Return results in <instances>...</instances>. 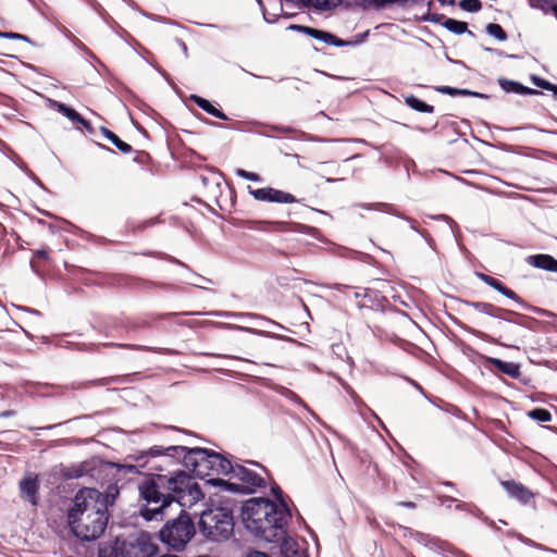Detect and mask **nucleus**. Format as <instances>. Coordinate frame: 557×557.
Returning a JSON list of instances; mask_svg holds the SVG:
<instances>
[{
	"label": "nucleus",
	"mask_w": 557,
	"mask_h": 557,
	"mask_svg": "<svg viewBox=\"0 0 557 557\" xmlns=\"http://www.w3.org/2000/svg\"><path fill=\"white\" fill-rule=\"evenodd\" d=\"M103 347V348H111V347H120V348H128V349H134V350H149L150 348L147 347V346H143V345H133V344H119V343H102V344H99L97 346V351L100 352V348Z\"/></svg>",
	"instance_id": "obj_29"
},
{
	"label": "nucleus",
	"mask_w": 557,
	"mask_h": 557,
	"mask_svg": "<svg viewBox=\"0 0 557 557\" xmlns=\"http://www.w3.org/2000/svg\"><path fill=\"white\" fill-rule=\"evenodd\" d=\"M486 32L488 35L495 37L499 41H505L507 39V34L499 24H496V23L487 24Z\"/></svg>",
	"instance_id": "obj_30"
},
{
	"label": "nucleus",
	"mask_w": 557,
	"mask_h": 557,
	"mask_svg": "<svg viewBox=\"0 0 557 557\" xmlns=\"http://www.w3.org/2000/svg\"><path fill=\"white\" fill-rule=\"evenodd\" d=\"M110 496L92 487H83L75 494L73 506L67 510V522L77 539L91 542L104 533Z\"/></svg>",
	"instance_id": "obj_2"
},
{
	"label": "nucleus",
	"mask_w": 557,
	"mask_h": 557,
	"mask_svg": "<svg viewBox=\"0 0 557 557\" xmlns=\"http://www.w3.org/2000/svg\"><path fill=\"white\" fill-rule=\"evenodd\" d=\"M236 175L242 177V178H245V180H248V181H252V182H259L261 181V177L258 173H255V172H249V171H246L244 169H237L235 171Z\"/></svg>",
	"instance_id": "obj_32"
},
{
	"label": "nucleus",
	"mask_w": 557,
	"mask_h": 557,
	"mask_svg": "<svg viewBox=\"0 0 557 557\" xmlns=\"http://www.w3.org/2000/svg\"><path fill=\"white\" fill-rule=\"evenodd\" d=\"M469 306L478 312L485 313L497 319H507L505 314H516L515 311L494 306L490 302L472 301L469 302Z\"/></svg>",
	"instance_id": "obj_15"
},
{
	"label": "nucleus",
	"mask_w": 557,
	"mask_h": 557,
	"mask_svg": "<svg viewBox=\"0 0 557 557\" xmlns=\"http://www.w3.org/2000/svg\"><path fill=\"white\" fill-rule=\"evenodd\" d=\"M272 491H273V492H274V493H275L280 498H282V494H283V492H282V490H281L278 486H276V487L272 488ZM282 502H283V499H281V503H282Z\"/></svg>",
	"instance_id": "obj_43"
},
{
	"label": "nucleus",
	"mask_w": 557,
	"mask_h": 557,
	"mask_svg": "<svg viewBox=\"0 0 557 557\" xmlns=\"http://www.w3.org/2000/svg\"><path fill=\"white\" fill-rule=\"evenodd\" d=\"M289 28L295 29L300 33H304L317 40H321L329 45H333L336 47H343L346 45V41H344L343 39H339L335 35H333L329 32H325V30L317 29V28H313L310 26H305V25H292Z\"/></svg>",
	"instance_id": "obj_12"
},
{
	"label": "nucleus",
	"mask_w": 557,
	"mask_h": 557,
	"mask_svg": "<svg viewBox=\"0 0 557 557\" xmlns=\"http://www.w3.org/2000/svg\"><path fill=\"white\" fill-rule=\"evenodd\" d=\"M459 5L462 10L468 12H476L482 7L480 0H461Z\"/></svg>",
	"instance_id": "obj_31"
},
{
	"label": "nucleus",
	"mask_w": 557,
	"mask_h": 557,
	"mask_svg": "<svg viewBox=\"0 0 557 557\" xmlns=\"http://www.w3.org/2000/svg\"><path fill=\"white\" fill-rule=\"evenodd\" d=\"M405 103L409 108H411L418 112H422V113H433L434 112L433 106L428 104L426 102L420 100L419 98H417L413 95L405 97Z\"/></svg>",
	"instance_id": "obj_23"
},
{
	"label": "nucleus",
	"mask_w": 557,
	"mask_h": 557,
	"mask_svg": "<svg viewBox=\"0 0 557 557\" xmlns=\"http://www.w3.org/2000/svg\"><path fill=\"white\" fill-rule=\"evenodd\" d=\"M421 498H422V496H420V495H418V496L416 497V499H417V500H420Z\"/></svg>",
	"instance_id": "obj_50"
},
{
	"label": "nucleus",
	"mask_w": 557,
	"mask_h": 557,
	"mask_svg": "<svg viewBox=\"0 0 557 557\" xmlns=\"http://www.w3.org/2000/svg\"><path fill=\"white\" fill-rule=\"evenodd\" d=\"M527 262L534 268L557 273V259L550 255H532L527 258Z\"/></svg>",
	"instance_id": "obj_16"
},
{
	"label": "nucleus",
	"mask_w": 557,
	"mask_h": 557,
	"mask_svg": "<svg viewBox=\"0 0 557 557\" xmlns=\"http://www.w3.org/2000/svg\"><path fill=\"white\" fill-rule=\"evenodd\" d=\"M190 100L212 116L223 121L228 120L227 115L218 108H215L209 100L197 95H193L190 97Z\"/></svg>",
	"instance_id": "obj_21"
},
{
	"label": "nucleus",
	"mask_w": 557,
	"mask_h": 557,
	"mask_svg": "<svg viewBox=\"0 0 557 557\" xmlns=\"http://www.w3.org/2000/svg\"><path fill=\"white\" fill-rule=\"evenodd\" d=\"M438 500L441 502L442 505H445L446 502H455L456 499L454 497H449V496H440L438 497Z\"/></svg>",
	"instance_id": "obj_39"
},
{
	"label": "nucleus",
	"mask_w": 557,
	"mask_h": 557,
	"mask_svg": "<svg viewBox=\"0 0 557 557\" xmlns=\"http://www.w3.org/2000/svg\"><path fill=\"white\" fill-rule=\"evenodd\" d=\"M234 463L231 460L225 458L219 453L207 449L206 451V468L205 471H208L207 476L211 474H223L228 475L233 473Z\"/></svg>",
	"instance_id": "obj_9"
},
{
	"label": "nucleus",
	"mask_w": 557,
	"mask_h": 557,
	"mask_svg": "<svg viewBox=\"0 0 557 557\" xmlns=\"http://www.w3.org/2000/svg\"><path fill=\"white\" fill-rule=\"evenodd\" d=\"M528 416L539 422H548L552 420V413L544 408H535L528 412Z\"/></svg>",
	"instance_id": "obj_27"
},
{
	"label": "nucleus",
	"mask_w": 557,
	"mask_h": 557,
	"mask_svg": "<svg viewBox=\"0 0 557 557\" xmlns=\"http://www.w3.org/2000/svg\"><path fill=\"white\" fill-rule=\"evenodd\" d=\"M170 450L178 455V465H183L187 470L201 479L207 476L208 471H205L207 448H188L177 445L172 446Z\"/></svg>",
	"instance_id": "obj_7"
},
{
	"label": "nucleus",
	"mask_w": 557,
	"mask_h": 557,
	"mask_svg": "<svg viewBox=\"0 0 557 557\" xmlns=\"http://www.w3.org/2000/svg\"><path fill=\"white\" fill-rule=\"evenodd\" d=\"M233 513L234 508L226 506L203 511L198 522L199 531L211 541L227 540L234 531Z\"/></svg>",
	"instance_id": "obj_4"
},
{
	"label": "nucleus",
	"mask_w": 557,
	"mask_h": 557,
	"mask_svg": "<svg viewBox=\"0 0 557 557\" xmlns=\"http://www.w3.org/2000/svg\"><path fill=\"white\" fill-rule=\"evenodd\" d=\"M0 37L1 38H8V39H15V40H27V37L13 32H1L0 30Z\"/></svg>",
	"instance_id": "obj_35"
},
{
	"label": "nucleus",
	"mask_w": 557,
	"mask_h": 557,
	"mask_svg": "<svg viewBox=\"0 0 557 557\" xmlns=\"http://www.w3.org/2000/svg\"><path fill=\"white\" fill-rule=\"evenodd\" d=\"M487 361L497 371L507 374L511 379H518L521 375L520 366L518 363L503 361L497 358H488Z\"/></svg>",
	"instance_id": "obj_19"
},
{
	"label": "nucleus",
	"mask_w": 557,
	"mask_h": 557,
	"mask_svg": "<svg viewBox=\"0 0 557 557\" xmlns=\"http://www.w3.org/2000/svg\"><path fill=\"white\" fill-rule=\"evenodd\" d=\"M78 124H81L87 132H89V133L94 132V128H92L90 122L85 120L84 117H83L82 122H78Z\"/></svg>",
	"instance_id": "obj_37"
},
{
	"label": "nucleus",
	"mask_w": 557,
	"mask_h": 557,
	"mask_svg": "<svg viewBox=\"0 0 557 557\" xmlns=\"http://www.w3.org/2000/svg\"><path fill=\"white\" fill-rule=\"evenodd\" d=\"M462 506H463V504H458V505L456 506V508H457V509H460Z\"/></svg>",
	"instance_id": "obj_48"
},
{
	"label": "nucleus",
	"mask_w": 557,
	"mask_h": 557,
	"mask_svg": "<svg viewBox=\"0 0 557 557\" xmlns=\"http://www.w3.org/2000/svg\"><path fill=\"white\" fill-rule=\"evenodd\" d=\"M125 539L116 537L99 548L98 557H126Z\"/></svg>",
	"instance_id": "obj_17"
},
{
	"label": "nucleus",
	"mask_w": 557,
	"mask_h": 557,
	"mask_svg": "<svg viewBox=\"0 0 557 557\" xmlns=\"http://www.w3.org/2000/svg\"><path fill=\"white\" fill-rule=\"evenodd\" d=\"M246 557H269V556L265 553L255 550V552L248 554Z\"/></svg>",
	"instance_id": "obj_40"
},
{
	"label": "nucleus",
	"mask_w": 557,
	"mask_h": 557,
	"mask_svg": "<svg viewBox=\"0 0 557 557\" xmlns=\"http://www.w3.org/2000/svg\"><path fill=\"white\" fill-rule=\"evenodd\" d=\"M443 26L454 34H463L468 30V24L466 22L457 21L454 18H446Z\"/></svg>",
	"instance_id": "obj_25"
},
{
	"label": "nucleus",
	"mask_w": 557,
	"mask_h": 557,
	"mask_svg": "<svg viewBox=\"0 0 557 557\" xmlns=\"http://www.w3.org/2000/svg\"><path fill=\"white\" fill-rule=\"evenodd\" d=\"M196 533L195 523L185 510L174 519H169L159 531L160 541L169 548L181 552Z\"/></svg>",
	"instance_id": "obj_5"
},
{
	"label": "nucleus",
	"mask_w": 557,
	"mask_h": 557,
	"mask_svg": "<svg viewBox=\"0 0 557 557\" xmlns=\"http://www.w3.org/2000/svg\"><path fill=\"white\" fill-rule=\"evenodd\" d=\"M550 91L554 92L556 99H557V85H554V88L553 89H549Z\"/></svg>",
	"instance_id": "obj_46"
},
{
	"label": "nucleus",
	"mask_w": 557,
	"mask_h": 557,
	"mask_svg": "<svg viewBox=\"0 0 557 557\" xmlns=\"http://www.w3.org/2000/svg\"><path fill=\"white\" fill-rule=\"evenodd\" d=\"M199 181L203 187H207L209 184V178L207 176L200 175Z\"/></svg>",
	"instance_id": "obj_42"
},
{
	"label": "nucleus",
	"mask_w": 557,
	"mask_h": 557,
	"mask_svg": "<svg viewBox=\"0 0 557 557\" xmlns=\"http://www.w3.org/2000/svg\"><path fill=\"white\" fill-rule=\"evenodd\" d=\"M479 278L484 282L486 285L491 286L492 288H494L495 290L499 292L502 295H504L505 297L520 304V305H525L524 300L512 289L508 288L507 286H505L499 280H497L496 277L494 276H491L488 274H484V273H479L478 274Z\"/></svg>",
	"instance_id": "obj_14"
},
{
	"label": "nucleus",
	"mask_w": 557,
	"mask_h": 557,
	"mask_svg": "<svg viewBox=\"0 0 557 557\" xmlns=\"http://www.w3.org/2000/svg\"><path fill=\"white\" fill-rule=\"evenodd\" d=\"M172 446L156 445L148 450L134 455V460L140 467H149L168 474H151L139 484L138 513L146 521H162L168 516V509L173 503L180 507L193 506L203 497L199 485L185 470H170L178 466V455L171 451Z\"/></svg>",
	"instance_id": "obj_1"
},
{
	"label": "nucleus",
	"mask_w": 557,
	"mask_h": 557,
	"mask_svg": "<svg viewBox=\"0 0 557 557\" xmlns=\"http://www.w3.org/2000/svg\"><path fill=\"white\" fill-rule=\"evenodd\" d=\"M300 1H301V3H302L304 5H306V7H309V5H311V4H312V0H300Z\"/></svg>",
	"instance_id": "obj_45"
},
{
	"label": "nucleus",
	"mask_w": 557,
	"mask_h": 557,
	"mask_svg": "<svg viewBox=\"0 0 557 557\" xmlns=\"http://www.w3.org/2000/svg\"><path fill=\"white\" fill-rule=\"evenodd\" d=\"M500 485L508 493V495L521 505H530L534 503L535 494L524 484L515 480L500 481Z\"/></svg>",
	"instance_id": "obj_11"
},
{
	"label": "nucleus",
	"mask_w": 557,
	"mask_h": 557,
	"mask_svg": "<svg viewBox=\"0 0 557 557\" xmlns=\"http://www.w3.org/2000/svg\"><path fill=\"white\" fill-rule=\"evenodd\" d=\"M505 317L507 318V321L513 322V318L519 317V313L516 312V314H505Z\"/></svg>",
	"instance_id": "obj_44"
},
{
	"label": "nucleus",
	"mask_w": 557,
	"mask_h": 557,
	"mask_svg": "<svg viewBox=\"0 0 557 557\" xmlns=\"http://www.w3.org/2000/svg\"><path fill=\"white\" fill-rule=\"evenodd\" d=\"M498 84L502 87V89L505 90L506 92H515V94H520V95H539L540 94V91H537L536 89L525 87L518 82L510 81V79H507L504 77H500L498 79Z\"/></svg>",
	"instance_id": "obj_20"
},
{
	"label": "nucleus",
	"mask_w": 557,
	"mask_h": 557,
	"mask_svg": "<svg viewBox=\"0 0 557 557\" xmlns=\"http://www.w3.org/2000/svg\"><path fill=\"white\" fill-rule=\"evenodd\" d=\"M250 465H253L256 467H258L262 472L263 474H268V470L265 467H263L262 465L258 463V462H255V461H248Z\"/></svg>",
	"instance_id": "obj_41"
},
{
	"label": "nucleus",
	"mask_w": 557,
	"mask_h": 557,
	"mask_svg": "<svg viewBox=\"0 0 557 557\" xmlns=\"http://www.w3.org/2000/svg\"><path fill=\"white\" fill-rule=\"evenodd\" d=\"M532 82L535 86L549 90L554 88V84L537 76H532Z\"/></svg>",
	"instance_id": "obj_34"
},
{
	"label": "nucleus",
	"mask_w": 557,
	"mask_h": 557,
	"mask_svg": "<svg viewBox=\"0 0 557 557\" xmlns=\"http://www.w3.org/2000/svg\"><path fill=\"white\" fill-rule=\"evenodd\" d=\"M236 358H237V359H239V360H247V359H246V358H244V357H236Z\"/></svg>",
	"instance_id": "obj_49"
},
{
	"label": "nucleus",
	"mask_w": 557,
	"mask_h": 557,
	"mask_svg": "<svg viewBox=\"0 0 557 557\" xmlns=\"http://www.w3.org/2000/svg\"><path fill=\"white\" fill-rule=\"evenodd\" d=\"M290 511L284 502L276 504L269 498L255 497L240 507V519L253 535L277 543L286 536V525Z\"/></svg>",
	"instance_id": "obj_3"
},
{
	"label": "nucleus",
	"mask_w": 557,
	"mask_h": 557,
	"mask_svg": "<svg viewBox=\"0 0 557 557\" xmlns=\"http://www.w3.org/2000/svg\"><path fill=\"white\" fill-rule=\"evenodd\" d=\"M437 91H440L441 94H444V95H449V96H479L478 92H472L468 89H459V88H454V87H449V86H442V87H437Z\"/></svg>",
	"instance_id": "obj_28"
},
{
	"label": "nucleus",
	"mask_w": 557,
	"mask_h": 557,
	"mask_svg": "<svg viewBox=\"0 0 557 557\" xmlns=\"http://www.w3.org/2000/svg\"><path fill=\"white\" fill-rule=\"evenodd\" d=\"M248 193L258 201L277 203H294L298 201L293 194L273 187L255 189L251 186H248Z\"/></svg>",
	"instance_id": "obj_8"
},
{
	"label": "nucleus",
	"mask_w": 557,
	"mask_h": 557,
	"mask_svg": "<svg viewBox=\"0 0 557 557\" xmlns=\"http://www.w3.org/2000/svg\"><path fill=\"white\" fill-rule=\"evenodd\" d=\"M137 373H128L122 375H112L91 381H86L77 384H72L73 389H87L90 387H102L111 384H128L137 380Z\"/></svg>",
	"instance_id": "obj_10"
},
{
	"label": "nucleus",
	"mask_w": 557,
	"mask_h": 557,
	"mask_svg": "<svg viewBox=\"0 0 557 557\" xmlns=\"http://www.w3.org/2000/svg\"><path fill=\"white\" fill-rule=\"evenodd\" d=\"M20 490L23 497H25L33 505L37 504V495L39 484L37 476H26L20 482Z\"/></svg>",
	"instance_id": "obj_18"
},
{
	"label": "nucleus",
	"mask_w": 557,
	"mask_h": 557,
	"mask_svg": "<svg viewBox=\"0 0 557 557\" xmlns=\"http://www.w3.org/2000/svg\"><path fill=\"white\" fill-rule=\"evenodd\" d=\"M16 414V411L15 410H4V411H1L0 412V418L1 419H5V418H10V417H13Z\"/></svg>",
	"instance_id": "obj_38"
},
{
	"label": "nucleus",
	"mask_w": 557,
	"mask_h": 557,
	"mask_svg": "<svg viewBox=\"0 0 557 557\" xmlns=\"http://www.w3.org/2000/svg\"><path fill=\"white\" fill-rule=\"evenodd\" d=\"M242 225L250 230L262 232H288L292 231V223L286 221H243Z\"/></svg>",
	"instance_id": "obj_13"
},
{
	"label": "nucleus",
	"mask_w": 557,
	"mask_h": 557,
	"mask_svg": "<svg viewBox=\"0 0 557 557\" xmlns=\"http://www.w3.org/2000/svg\"><path fill=\"white\" fill-rule=\"evenodd\" d=\"M49 260H50V257H49L48 248L37 249L34 252V256L30 260V267L36 273H39L40 269H39L38 262L39 261L48 262Z\"/></svg>",
	"instance_id": "obj_24"
},
{
	"label": "nucleus",
	"mask_w": 557,
	"mask_h": 557,
	"mask_svg": "<svg viewBox=\"0 0 557 557\" xmlns=\"http://www.w3.org/2000/svg\"><path fill=\"white\" fill-rule=\"evenodd\" d=\"M216 484L224 486L230 492L251 494L256 493L259 488H264L267 481L263 474L246 466L235 463L228 480H219Z\"/></svg>",
	"instance_id": "obj_6"
},
{
	"label": "nucleus",
	"mask_w": 557,
	"mask_h": 557,
	"mask_svg": "<svg viewBox=\"0 0 557 557\" xmlns=\"http://www.w3.org/2000/svg\"><path fill=\"white\" fill-rule=\"evenodd\" d=\"M552 9H553V12H554V14H555V16L557 18V5H553Z\"/></svg>",
	"instance_id": "obj_47"
},
{
	"label": "nucleus",
	"mask_w": 557,
	"mask_h": 557,
	"mask_svg": "<svg viewBox=\"0 0 557 557\" xmlns=\"http://www.w3.org/2000/svg\"><path fill=\"white\" fill-rule=\"evenodd\" d=\"M57 108L60 113L69 117L73 123L78 124V122L83 121V116L73 108L67 107L64 103H57Z\"/></svg>",
	"instance_id": "obj_26"
},
{
	"label": "nucleus",
	"mask_w": 557,
	"mask_h": 557,
	"mask_svg": "<svg viewBox=\"0 0 557 557\" xmlns=\"http://www.w3.org/2000/svg\"><path fill=\"white\" fill-rule=\"evenodd\" d=\"M101 134L110 140L122 153L127 154L133 151L129 144L123 141L115 133L106 126L100 127Z\"/></svg>",
	"instance_id": "obj_22"
},
{
	"label": "nucleus",
	"mask_w": 557,
	"mask_h": 557,
	"mask_svg": "<svg viewBox=\"0 0 557 557\" xmlns=\"http://www.w3.org/2000/svg\"><path fill=\"white\" fill-rule=\"evenodd\" d=\"M397 505L401 506V507L409 508V509L417 508V503L416 502H398Z\"/></svg>",
	"instance_id": "obj_36"
},
{
	"label": "nucleus",
	"mask_w": 557,
	"mask_h": 557,
	"mask_svg": "<svg viewBox=\"0 0 557 557\" xmlns=\"http://www.w3.org/2000/svg\"><path fill=\"white\" fill-rule=\"evenodd\" d=\"M151 156L144 151V150H137L135 152L134 161L141 165H147L151 162Z\"/></svg>",
	"instance_id": "obj_33"
}]
</instances>
